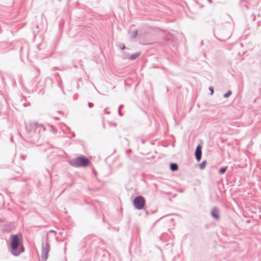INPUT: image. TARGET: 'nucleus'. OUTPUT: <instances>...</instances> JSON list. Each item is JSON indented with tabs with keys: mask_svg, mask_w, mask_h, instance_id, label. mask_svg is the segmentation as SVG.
I'll return each instance as SVG.
<instances>
[{
	"mask_svg": "<svg viewBox=\"0 0 261 261\" xmlns=\"http://www.w3.org/2000/svg\"><path fill=\"white\" fill-rule=\"evenodd\" d=\"M88 106L89 108H92L93 107V104L91 102H89L88 103Z\"/></svg>",
	"mask_w": 261,
	"mask_h": 261,
	"instance_id": "obj_18",
	"label": "nucleus"
},
{
	"mask_svg": "<svg viewBox=\"0 0 261 261\" xmlns=\"http://www.w3.org/2000/svg\"><path fill=\"white\" fill-rule=\"evenodd\" d=\"M70 164L75 167H85L90 163L89 160L86 157L81 155L70 161Z\"/></svg>",
	"mask_w": 261,
	"mask_h": 261,
	"instance_id": "obj_2",
	"label": "nucleus"
},
{
	"mask_svg": "<svg viewBox=\"0 0 261 261\" xmlns=\"http://www.w3.org/2000/svg\"><path fill=\"white\" fill-rule=\"evenodd\" d=\"M118 113L119 116H122V114L121 113L120 110L118 109Z\"/></svg>",
	"mask_w": 261,
	"mask_h": 261,
	"instance_id": "obj_21",
	"label": "nucleus"
},
{
	"mask_svg": "<svg viewBox=\"0 0 261 261\" xmlns=\"http://www.w3.org/2000/svg\"><path fill=\"white\" fill-rule=\"evenodd\" d=\"M145 204V198L142 196H138L135 198L133 204L137 210H143Z\"/></svg>",
	"mask_w": 261,
	"mask_h": 261,
	"instance_id": "obj_3",
	"label": "nucleus"
},
{
	"mask_svg": "<svg viewBox=\"0 0 261 261\" xmlns=\"http://www.w3.org/2000/svg\"><path fill=\"white\" fill-rule=\"evenodd\" d=\"M211 215L216 219L218 220L219 219V210L214 207L211 211Z\"/></svg>",
	"mask_w": 261,
	"mask_h": 261,
	"instance_id": "obj_7",
	"label": "nucleus"
},
{
	"mask_svg": "<svg viewBox=\"0 0 261 261\" xmlns=\"http://www.w3.org/2000/svg\"><path fill=\"white\" fill-rule=\"evenodd\" d=\"M208 1L209 3H212V0H207Z\"/></svg>",
	"mask_w": 261,
	"mask_h": 261,
	"instance_id": "obj_25",
	"label": "nucleus"
},
{
	"mask_svg": "<svg viewBox=\"0 0 261 261\" xmlns=\"http://www.w3.org/2000/svg\"><path fill=\"white\" fill-rule=\"evenodd\" d=\"M137 35V31L134 32L133 33L132 37L135 38L136 37Z\"/></svg>",
	"mask_w": 261,
	"mask_h": 261,
	"instance_id": "obj_17",
	"label": "nucleus"
},
{
	"mask_svg": "<svg viewBox=\"0 0 261 261\" xmlns=\"http://www.w3.org/2000/svg\"><path fill=\"white\" fill-rule=\"evenodd\" d=\"M206 162L205 160L203 161L201 163L199 164V168L200 169H203L205 168Z\"/></svg>",
	"mask_w": 261,
	"mask_h": 261,
	"instance_id": "obj_12",
	"label": "nucleus"
},
{
	"mask_svg": "<svg viewBox=\"0 0 261 261\" xmlns=\"http://www.w3.org/2000/svg\"><path fill=\"white\" fill-rule=\"evenodd\" d=\"M11 253L15 256H18L24 251V248L22 246L21 249H18L19 245V239L17 234H12L10 238Z\"/></svg>",
	"mask_w": 261,
	"mask_h": 261,
	"instance_id": "obj_1",
	"label": "nucleus"
},
{
	"mask_svg": "<svg viewBox=\"0 0 261 261\" xmlns=\"http://www.w3.org/2000/svg\"><path fill=\"white\" fill-rule=\"evenodd\" d=\"M123 107V105H121L119 106L118 109L120 110Z\"/></svg>",
	"mask_w": 261,
	"mask_h": 261,
	"instance_id": "obj_23",
	"label": "nucleus"
},
{
	"mask_svg": "<svg viewBox=\"0 0 261 261\" xmlns=\"http://www.w3.org/2000/svg\"><path fill=\"white\" fill-rule=\"evenodd\" d=\"M180 42H184V46L185 47V49H187V45H186V38H185V36H184L182 34H180Z\"/></svg>",
	"mask_w": 261,
	"mask_h": 261,
	"instance_id": "obj_10",
	"label": "nucleus"
},
{
	"mask_svg": "<svg viewBox=\"0 0 261 261\" xmlns=\"http://www.w3.org/2000/svg\"><path fill=\"white\" fill-rule=\"evenodd\" d=\"M178 166L176 163H171L170 165V169L172 171H175L178 170Z\"/></svg>",
	"mask_w": 261,
	"mask_h": 261,
	"instance_id": "obj_8",
	"label": "nucleus"
},
{
	"mask_svg": "<svg viewBox=\"0 0 261 261\" xmlns=\"http://www.w3.org/2000/svg\"><path fill=\"white\" fill-rule=\"evenodd\" d=\"M104 111L107 114H110V111H107L106 109H105L104 110Z\"/></svg>",
	"mask_w": 261,
	"mask_h": 261,
	"instance_id": "obj_19",
	"label": "nucleus"
},
{
	"mask_svg": "<svg viewBox=\"0 0 261 261\" xmlns=\"http://www.w3.org/2000/svg\"><path fill=\"white\" fill-rule=\"evenodd\" d=\"M227 169V167H223L220 169L219 170V173L220 174H223L225 173Z\"/></svg>",
	"mask_w": 261,
	"mask_h": 261,
	"instance_id": "obj_11",
	"label": "nucleus"
},
{
	"mask_svg": "<svg viewBox=\"0 0 261 261\" xmlns=\"http://www.w3.org/2000/svg\"><path fill=\"white\" fill-rule=\"evenodd\" d=\"M202 146L200 145H197L196 147L195 152V155L196 159L198 162H199L201 158V154H202Z\"/></svg>",
	"mask_w": 261,
	"mask_h": 261,
	"instance_id": "obj_5",
	"label": "nucleus"
},
{
	"mask_svg": "<svg viewBox=\"0 0 261 261\" xmlns=\"http://www.w3.org/2000/svg\"><path fill=\"white\" fill-rule=\"evenodd\" d=\"M31 127L32 128H34V127H41V128H43L44 129V126H43V124L39 123L38 122H34V123H32Z\"/></svg>",
	"mask_w": 261,
	"mask_h": 261,
	"instance_id": "obj_9",
	"label": "nucleus"
},
{
	"mask_svg": "<svg viewBox=\"0 0 261 261\" xmlns=\"http://www.w3.org/2000/svg\"><path fill=\"white\" fill-rule=\"evenodd\" d=\"M55 119H56V120H58V119H59V118L56 117V118H55Z\"/></svg>",
	"mask_w": 261,
	"mask_h": 261,
	"instance_id": "obj_26",
	"label": "nucleus"
},
{
	"mask_svg": "<svg viewBox=\"0 0 261 261\" xmlns=\"http://www.w3.org/2000/svg\"><path fill=\"white\" fill-rule=\"evenodd\" d=\"M50 249V245L49 243L46 241L45 245H42L41 257L44 260H46L48 257V253Z\"/></svg>",
	"mask_w": 261,
	"mask_h": 261,
	"instance_id": "obj_4",
	"label": "nucleus"
},
{
	"mask_svg": "<svg viewBox=\"0 0 261 261\" xmlns=\"http://www.w3.org/2000/svg\"><path fill=\"white\" fill-rule=\"evenodd\" d=\"M209 90L211 91V94H212L214 92V90H213V89L212 87H210L209 88Z\"/></svg>",
	"mask_w": 261,
	"mask_h": 261,
	"instance_id": "obj_20",
	"label": "nucleus"
},
{
	"mask_svg": "<svg viewBox=\"0 0 261 261\" xmlns=\"http://www.w3.org/2000/svg\"><path fill=\"white\" fill-rule=\"evenodd\" d=\"M141 55L140 52L136 53L131 56H129L128 55H124L123 58L125 59H129L131 60H134L138 58Z\"/></svg>",
	"mask_w": 261,
	"mask_h": 261,
	"instance_id": "obj_6",
	"label": "nucleus"
},
{
	"mask_svg": "<svg viewBox=\"0 0 261 261\" xmlns=\"http://www.w3.org/2000/svg\"><path fill=\"white\" fill-rule=\"evenodd\" d=\"M119 47L121 50H123V49H124L125 48V46L124 44H120L119 45Z\"/></svg>",
	"mask_w": 261,
	"mask_h": 261,
	"instance_id": "obj_14",
	"label": "nucleus"
},
{
	"mask_svg": "<svg viewBox=\"0 0 261 261\" xmlns=\"http://www.w3.org/2000/svg\"><path fill=\"white\" fill-rule=\"evenodd\" d=\"M20 158L22 160H25L26 159V155H23V154H21L20 155Z\"/></svg>",
	"mask_w": 261,
	"mask_h": 261,
	"instance_id": "obj_16",
	"label": "nucleus"
},
{
	"mask_svg": "<svg viewBox=\"0 0 261 261\" xmlns=\"http://www.w3.org/2000/svg\"><path fill=\"white\" fill-rule=\"evenodd\" d=\"M231 91L229 90L227 93L224 94L223 96L224 98H227L231 94Z\"/></svg>",
	"mask_w": 261,
	"mask_h": 261,
	"instance_id": "obj_13",
	"label": "nucleus"
},
{
	"mask_svg": "<svg viewBox=\"0 0 261 261\" xmlns=\"http://www.w3.org/2000/svg\"><path fill=\"white\" fill-rule=\"evenodd\" d=\"M48 232L54 233L55 234H56V232L54 230H50Z\"/></svg>",
	"mask_w": 261,
	"mask_h": 261,
	"instance_id": "obj_22",
	"label": "nucleus"
},
{
	"mask_svg": "<svg viewBox=\"0 0 261 261\" xmlns=\"http://www.w3.org/2000/svg\"><path fill=\"white\" fill-rule=\"evenodd\" d=\"M109 124L110 126H116V123H114V122H109Z\"/></svg>",
	"mask_w": 261,
	"mask_h": 261,
	"instance_id": "obj_15",
	"label": "nucleus"
},
{
	"mask_svg": "<svg viewBox=\"0 0 261 261\" xmlns=\"http://www.w3.org/2000/svg\"><path fill=\"white\" fill-rule=\"evenodd\" d=\"M131 152V150H130V149H128V150H127V151H126V152H127V154H128V153H129V152Z\"/></svg>",
	"mask_w": 261,
	"mask_h": 261,
	"instance_id": "obj_24",
	"label": "nucleus"
}]
</instances>
